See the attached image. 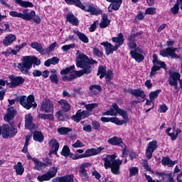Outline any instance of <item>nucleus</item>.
Listing matches in <instances>:
<instances>
[{"label": "nucleus", "instance_id": "1", "mask_svg": "<svg viewBox=\"0 0 182 182\" xmlns=\"http://www.w3.org/2000/svg\"><path fill=\"white\" fill-rule=\"evenodd\" d=\"M75 62L77 68L82 69L78 71H75L76 77H82L83 75H90L93 70L92 65H97V61L93 60L92 58H89V56L85 53H80L77 55Z\"/></svg>", "mask_w": 182, "mask_h": 182}, {"label": "nucleus", "instance_id": "2", "mask_svg": "<svg viewBox=\"0 0 182 182\" xmlns=\"http://www.w3.org/2000/svg\"><path fill=\"white\" fill-rule=\"evenodd\" d=\"M112 107L114 109L116 113L119 114V116H121L124 119L120 120L117 117H102L100 118L102 123H109V122H110L111 123H114V124H117V126H123V124L129 122V113L127 111H124V109L119 107V105L117 103L112 104Z\"/></svg>", "mask_w": 182, "mask_h": 182}, {"label": "nucleus", "instance_id": "3", "mask_svg": "<svg viewBox=\"0 0 182 182\" xmlns=\"http://www.w3.org/2000/svg\"><path fill=\"white\" fill-rule=\"evenodd\" d=\"M39 66L41 60L36 56L26 55L23 57L22 62L18 63L17 68L23 75H30L29 70L32 69V65Z\"/></svg>", "mask_w": 182, "mask_h": 182}, {"label": "nucleus", "instance_id": "4", "mask_svg": "<svg viewBox=\"0 0 182 182\" xmlns=\"http://www.w3.org/2000/svg\"><path fill=\"white\" fill-rule=\"evenodd\" d=\"M23 13H18L17 11H12L9 12L10 16L13 18H21L24 21H33L35 23L39 25L41 22H42V19H41V16L39 15H36V11L35 10H32L29 12V9H24L22 11Z\"/></svg>", "mask_w": 182, "mask_h": 182}, {"label": "nucleus", "instance_id": "5", "mask_svg": "<svg viewBox=\"0 0 182 182\" xmlns=\"http://www.w3.org/2000/svg\"><path fill=\"white\" fill-rule=\"evenodd\" d=\"M102 161H104L105 168L106 170L111 168V172L112 174H114V176H119V174L122 173V171H120V166L121 164H123L122 160L117 159L112 161L111 160H109L108 157H105L102 158Z\"/></svg>", "mask_w": 182, "mask_h": 182}, {"label": "nucleus", "instance_id": "6", "mask_svg": "<svg viewBox=\"0 0 182 182\" xmlns=\"http://www.w3.org/2000/svg\"><path fill=\"white\" fill-rule=\"evenodd\" d=\"M175 41L173 40L167 41L166 45L168 47L160 51L161 56H163V58H167L169 56L171 59H180L178 54L176 53L178 48L176 47H172Z\"/></svg>", "mask_w": 182, "mask_h": 182}, {"label": "nucleus", "instance_id": "7", "mask_svg": "<svg viewBox=\"0 0 182 182\" xmlns=\"http://www.w3.org/2000/svg\"><path fill=\"white\" fill-rule=\"evenodd\" d=\"M106 69V65H99L97 76H100V79L105 77L106 83L113 86V85H114V83L112 82V80L113 79V70H107Z\"/></svg>", "mask_w": 182, "mask_h": 182}, {"label": "nucleus", "instance_id": "8", "mask_svg": "<svg viewBox=\"0 0 182 182\" xmlns=\"http://www.w3.org/2000/svg\"><path fill=\"white\" fill-rule=\"evenodd\" d=\"M11 127H9V124H3V139H9V137H14V136H16V133H18V129L15 128V124H14V126Z\"/></svg>", "mask_w": 182, "mask_h": 182}, {"label": "nucleus", "instance_id": "9", "mask_svg": "<svg viewBox=\"0 0 182 182\" xmlns=\"http://www.w3.org/2000/svg\"><path fill=\"white\" fill-rule=\"evenodd\" d=\"M181 78V75L178 72L169 71L168 83L170 86H173L174 89H178V80Z\"/></svg>", "mask_w": 182, "mask_h": 182}, {"label": "nucleus", "instance_id": "10", "mask_svg": "<svg viewBox=\"0 0 182 182\" xmlns=\"http://www.w3.org/2000/svg\"><path fill=\"white\" fill-rule=\"evenodd\" d=\"M57 173L58 167L53 166L51 168V170L49 169L46 173L43 174L41 176H38L37 177V180L40 182L49 181L50 178H53V177L56 176Z\"/></svg>", "mask_w": 182, "mask_h": 182}, {"label": "nucleus", "instance_id": "11", "mask_svg": "<svg viewBox=\"0 0 182 182\" xmlns=\"http://www.w3.org/2000/svg\"><path fill=\"white\" fill-rule=\"evenodd\" d=\"M18 114L16 109L14 108V107H10L7 109V114L4 116V119L5 122H7L10 124V126H14L15 124V122L14 119H15V116Z\"/></svg>", "mask_w": 182, "mask_h": 182}, {"label": "nucleus", "instance_id": "12", "mask_svg": "<svg viewBox=\"0 0 182 182\" xmlns=\"http://www.w3.org/2000/svg\"><path fill=\"white\" fill-rule=\"evenodd\" d=\"M92 116V113L89 112L87 110L78 109L75 115L71 117L72 120H74L76 123H79L80 120H83V119H87Z\"/></svg>", "mask_w": 182, "mask_h": 182}, {"label": "nucleus", "instance_id": "13", "mask_svg": "<svg viewBox=\"0 0 182 182\" xmlns=\"http://www.w3.org/2000/svg\"><path fill=\"white\" fill-rule=\"evenodd\" d=\"M159 145L157 144V141L156 140H152L149 142L148 146L146 149V157L148 160H150L153 157V153H154L155 150H157Z\"/></svg>", "mask_w": 182, "mask_h": 182}, {"label": "nucleus", "instance_id": "14", "mask_svg": "<svg viewBox=\"0 0 182 182\" xmlns=\"http://www.w3.org/2000/svg\"><path fill=\"white\" fill-rule=\"evenodd\" d=\"M143 50L140 48V47H138L135 50H132L130 51V55L132 58V59H134L136 62L138 63H141V62H143L144 60V55L142 54Z\"/></svg>", "mask_w": 182, "mask_h": 182}, {"label": "nucleus", "instance_id": "15", "mask_svg": "<svg viewBox=\"0 0 182 182\" xmlns=\"http://www.w3.org/2000/svg\"><path fill=\"white\" fill-rule=\"evenodd\" d=\"M40 111L45 112V113H53V102L50 99H46L41 103Z\"/></svg>", "mask_w": 182, "mask_h": 182}, {"label": "nucleus", "instance_id": "16", "mask_svg": "<svg viewBox=\"0 0 182 182\" xmlns=\"http://www.w3.org/2000/svg\"><path fill=\"white\" fill-rule=\"evenodd\" d=\"M9 79L11 80L10 87L14 89V87H18V86H21V85H23L25 83V78L22 76H16L11 75L9 76Z\"/></svg>", "mask_w": 182, "mask_h": 182}, {"label": "nucleus", "instance_id": "17", "mask_svg": "<svg viewBox=\"0 0 182 182\" xmlns=\"http://www.w3.org/2000/svg\"><path fill=\"white\" fill-rule=\"evenodd\" d=\"M139 35H141L140 33H136L131 34L129 36H128V41H127V46L128 49L136 50L137 49V43H136V38L139 36Z\"/></svg>", "mask_w": 182, "mask_h": 182}, {"label": "nucleus", "instance_id": "18", "mask_svg": "<svg viewBox=\"0 0 182 182\" xmlns=\"http://www.w3.org/2000/svg\"><path fill=\"white\" fill-rule=\"evenodd\" d=\"M82 11H85V12L90 13V15H92L95 16H99V15H102V14H103V11H102V9L99 8H96L95 6V4L88 5L87 9H86V6H85V9H82Z\"/></svg>", "mask_w": 182, "mask_h": 182}, {"label": "nucleus", "instance_id": "19", "mask_svg": "<svg viewBox=\"0 0 182 182\" xmlns=\"http://www.w3.org/2000/svg\"><path fill=\"white\" fill-rule=\"evenodd\" d=\"M107 143L112 146H119V147H124L126 146V144L123 143V139L117 136L109 138L107 140Z\"/></svg>", "mask_w": 182, "mask_h": 182}, {"label": "nucleus", "instance_id": "20", "mask_svg": "<svg viewBox=\"0 0 182 182\" xmlns=\"http://www.w3.org/2000/svg\"><path fill=\"white\" fill-rule=\"evenodd\" d=\"M102 150H105V147L99 146L97 149L91 148L85 151L86 157H92V156H97L102 153Z\"/></svg>", "mask_w": 182, "mask_h": 182}, {"label": "nucleus", "instance_id": "21", "mask_svg": "<svg viewBox=\"0 0 182 182\" xmlns=\"http://www.w3.org/2000/svg\"><path fill=\"white\" fill-rule=\"evenodd\" d=\"M15 41H16V36L15 34H8L3 40V45L5 48H8V46H11Z\"/></svg>", "mask_w": 182, "mask_h": 182}, {"label": "nucleus", "instance_id": "22", "mask_svg": "<svg viewBox=\"0 0 182 182\" xmlns=\"http://www.w3.org/2000/svg\"><path fill=\"white\" fill-rule=\"evenodd\" d=\"M48 144L50 146H51L50 153H54L55 156H58V151H59V147L60 146L59 141H58V139H51L50 141H48Z\"/></svg>", "mask_w": 182, "mask_h": 182}, {"label": "nucleus", "instance_id": "23", "mask_svg": "<svg viewBox=\"0 0 182 182\" xmlns=\"http://www.w3.org/2000/svg\"><path fill=\"white\" fill-rule=\"evenodd\" d=\"M25 126L28 130L35 129V124H33V117L32 114H27L25 116Z\"/></svg>", "mask_w": 182, "mask_h": 182}, {"label": "nucleus", "instance_id": "24", "mask_svg": "<svg viewBox=\"0 0 182 182\" xmlns=\"http://www.w3.org/2000/svg\"><path fill=\"white\" fill-rule=\"evenodd\" d=\"M66 21L71 23V25H73L74 26H78L79 25V19H77V17L73 14V13H68L66 15Z\"/></svg>", "mask_w": 182, "mask_h": 182}, {"label": "nucleus", "instance_id": "25", "mask_svg": "<svg viewBox=\"0 0 182 182\" xmlns=\"http://www.w3.org/2000/svg\"><path fill=\"white\" fill-rule=\"evenodd\" d=\"M90 95H92L93 96H97L103 88H102V85H92L89 87Z\"/></svg>", "mask_w": 182, "mask_h": 182}, {"label": "nucleus", "instance_id": "26", "mask_svg": "<svg viewBox=\"0 0 182 182\" xmlns=\"http://www.w3.org/2000/svg\"><path fill=\"white\" fill-rule=\"evenodd\" d=\"M178 161H173L168 156H164L161 160V164L163 166H168V167H173L174 165L177 164Z\"/></svg>", "mask_w": 182, "mask_h": 182}, {"label": "nucleus", "instance_id": "27", "mask_svg": "<svg viewBox=\"0 0 182 182\" xmlns=\"http://www.w3.org/2000/svg\"><path fill=\"white\" fill-rule=\"evenodd\" d=\"M58 105H60L63 112H64L65 113L70 112V109L72 108V107L70 106V104H69L68 100L61 99L58 102Z\"/></svg>", "mask_w": 182, "mask_h": 182}, {"label": "nucleus", "instance_id": "28", "mask_svg": "<svg viewBox=\"0 0 182 182\" xmlns=\"http://www.w3.org/2000/svg\"><path fill=\"white\" fill-rule=\"evenodd\" d=\"M129 93L135 97H141V99L146 98V93L143 90H141L140 88L131 90Z\"/></svg>", "mask_w": 182, "mask_h": 182}, {"label": "nucleus", "instance_id": "29", "mask_svg": "<svg viewBox=\"0 0 182 182\" xmlns=\"http://www.w3.org/2000/svg\"><path fill=\"white\" fill-rule=\"evenodd\" d=\"M30 46L32 49H35L38 52V53H41V55L45 54V49H43V46H42L41 43L34 41L31 43Z\"/></svg>", "mask_w": 182, "mask_h": 182}, {"label": "nucleus", "instance_id": "30", "mask_svg": "<svg viewBox=\"0 0 182 182\" xmlns=\"http://www.w3.org/2000/svg\"><path fill=\"white\" fill-rule=\"evenodd\" d=\"M160 69H164V70H167V65L165 64L164 67H161V65L154 64V65L152 66V68L151 69L149 77L151 78L153 77V76H154V75L157 74V72H159V70H160Z\"/></svg>", "mask_w": 182, "mask_h": 182}, {"label": "nucleus", "instance_id": "31", "mask_svg": "<svg viewBox=\"0 0 182 182\" xmlns=\"http://www.w3.org/2000/svg\"><path fill=\"white\" fill-rule=\"evenodd\" d=\"M100 45L101 46H104L105 49V54L107 55V56H109V55H112V43H109V41H105L102 42Z\"/></svg>", "mask_w": 182, "mask_h": 182}, {"label": "nucleus", "instance_id": "32", "mask_svg": "<svg viewBox=\"0 0 182 182\" xmlns=\"http://www.w3.org/2000/svg\"><path fill=\"white\" fill-rule=\"evenodd\" d=\"M122 4H123V0H117L115 2H112V4H110L109 6L108 7V11L113 12V11H119ZM110 8L111 9H112V11L110 10Z\"/></svg>", "mask_w": 182, "mask_h": 182}, {"label": "nucleus", "instance_id": "33", "mask_svg": "<svg viewBox=\"0 0 182 182\" xmlns=\"http://www.w3.org/2000/svg\"><path fill=\"white\" fill-rule=\"evenodd\" d=\"M110 22L111 21L109 19L107 14H103L102 21L100 23V28H101V29H105V28H107V26L110 25Z\"/></svg>", "mask_w": 182, "mask_h": 182}, {"label": "nucleus", "instance_id": "34", "mask_svg": "<svg viewBox=\"0 0 182 182\" xmlns=\"http://www.w3.org/2000/svg\"><path fill=\"white\" fill-rule=\"evenodd\" d=\"M73 33H75V35H76L80 41H81V42H83V43H89V38H87V36H86V34L76 30H73Z\"/></svg>", "mask_w": 182, "mask_h": 182}, {"label": "nucleus", "instance_id": "35", "mask_svg": "<svg viewBox=\"0 0 182 182\" xmlns=\"http://www.w3.org/2000/svg\"><path fill=\"white\" fill-rule=\"evenodd\" d=\"M15 4L21 6V8H33V3L23 0H14Z\"/></svg>", "mask_w": 182, "mask_h": 182}, {"label": "nucleus", "instance_id": "36", "mask_svg": "<svg viewBox=\"0 0 182 182\" xmlns=\"http://www.w3.org/2000/svg\"><path fill=\"white\" fill-rule=\"evenodd\" d=\"M112 41L114 43L122 46L124 43V36H123V33H119L117 37L112 38Z\"/></svg>", "mask_w": 182, "mask_h": 182}, {"label": "nucleus", "instance_id": "37", "mask_svg": "<svg viewBox=\"0 0 182 182\" xmlns=\"http://www.w3.org/2000/svg\"><path fill=\"white\" fill-rule=\"evenodd\" d=\"M33 141H38V143H42L43 140H45V136H43V134H42V132L39 131H35L33 132Z\"/></svg>", "mask_w": 182, "mask_h": 182}, {"label": "nucleus", "instance_id": "38", "mask_svg": "<svg viewBox=\"0 0 182 182\" xmlns=\"http://www.w3.org/2000/svg\"><path fill=\"white\" fill-rule=\"evenodd\" d=\"M65 2L68 5H75L77 8H80V9H85V5L82 4L80 0H65Z\"/></svg>", "mask_w": 182, "mask_h": 182}, {"label": "nucleus", "instance_id": "39", "mask_svg": "<svg viewBox=\"0 0 182 182\" xmlns=\"http://www.w3.org/2000/svg\"><path fill=\"white\" fill-rule=\"evenodd\" d=\"M14 168L16 170L17 176H22V174H23V171H25V168L21 161L18 162L17 165L14 166Z\"/></svg>", "mask_w": 182, "mask_h": 182}, {"label": "nucleus", "instance_id": "40", "mask_svg": "<svg viewBox=\"0 0 182 182\" xmlns=\"http://www.w3.org/2000/svg\"><path fill=\"white\" fill-rule=\"evenodd\" d=\"M152 58H153L152 63L154 65H158L161 68H164L166 63H164V61L159 60V57H157V54H154L152 55Z\"/></svg>", "mask_w": 182, "mask_h": 182}, {"label": "nucleus", "instance_id": "41", "mask_svg": "<svg viewBox=\"0 0 182 182\" xmlns=\"http://www.w3.org/2000/svg\"><path fill=\"white\" fill-rule=\"evenodd\" d=\"M19 103L21 106L28 110V100L26 98V95H22L20 97Z\"/></svg>", "mask_w": 182, "mask_h": 182}, {"label": "nucleus", "instance_id": "42", "mask_svg": "<svg viewBox=\"0 0 182 182\" xmlns=\"http://www.w3.org/2000/svg\"><path fill=\"white\" fill-rule=\"evenodd\" d=\"M70 149L68 145H65L63 147V149L60 152L61 156H63L64 157H69V155L70 154Z\"/></svg>", "mask_w": 182, "mask_h": 182}, {"label": "nucleus", "instance_id": "43", "mask_svg": "<svg viewBox=\"0 0 182 182\" xmlns=\"http://www.w3.org/2000/svg\"><path fill=\"white\" fill-rule=\"evenodd\" d=\"M27 110L32 107V103L35 102V96L30 95L27 97Z\"/></svg>", "mask_w": 182, "mask_h": 182}, {"label": "nucleus", "instance_id": "44", "mask_svg": "<svg viewBox=\"0 0 182 182\" xmlns=\"http://www.w3.org/2000/svg\"><path fill=\"white\" fill-rule=\"evenodd\" d=\"M39 119H43V120H54L55 117H53V114H38Z\"/></svg>", "mask_w": 182, "mask_h": 182}, {"label": "nucleus", "instance_id": "45", "mask_svg": "<svg viewBox=\"0 0 182 182\" xmlns=\"http://www.w3.org/2000/svg\"><path fill=\"white\" fill-rule=\"evenodd\" d=\"M70 132H72V129L69 127H60L58 129V132L60 136H65L68 134Z\"/></svg>", "mask_w": 182, "mask_h": 182}, {"label": "nucleus", "instance_id": "46", "mask_svg": "<svg viewBox=\"0 0 182 182\" xmlns=\"http://www.w3.org/2000/svg\"><path fill=\"white\" fill-rule=\"evenodd\" d=\"M160 93H161V90H156L155 91L151 92L149 93L150 100H154L155 99H157Z\"/></svg>", "mask_w": 182, "mask_h": 182}, {"label": "nucleus", "instance_id": "47", "mask_svg": "<svg viewBox=\"0 0 182 182\" xmlns=\"http://www.w3.org/2000/svg\"><path fill=\"white\" fill-rule=\"evenodd\" d=\"M43 163H41V167H49L52 166V159L49 157H46L43 160Z\"/></svg>", "mask_w": 182, "mask_h": 182}, {"label": "nucleus", "instance_id": "48", "mask_svg": "<svg viewBox=\"0 0 182 182\" xmlns=\"http://www.w3.org/2000/svg\"><path fill=\"white\" fill-rule=\"evenodd\" d=\"M179 11H180V4H178V0H177V3L175 4V5L172 8H171V14H173V15H177Z\"/></svg>", "mask_w": 182, "mask_h": 182}, {"label": "nucleus", "instance_id": "49", "mask_svg": "<svg viewBox=\"0 0 182 182\" xmlns=\"http://www.w3.org/2000/svg\"><path fill=\"white\" fill-rule=\"evenodd\" d=\"M99 106L98 103H91L88 104L85 106V108L87 109V112H89V113H92L93 112V109H95V107H97Z\"/></svg>", "mask_w": 182, "mask_h": 182}, {"label": "nucleus", "instance_id": "50", "mask_svg": "<svg viewBox=\"0 0 182 182\" xmlns=\"http://www.w3.org/2000/svg\"><path fill=\"white\" fill-rule=\"evenodd\" d=\"M94 56H97V58H102L103 56V51L99 50L97 47H95L92 50Z\"/></svg>", "mask_w": 182, "mask_h": 182}, {"label": "nucleus", "instance_id": "51", "mask_svg": "<svg viewBox=\"0 0 182 182\" xmlns=\"http://www.w3.org/2000/svg\"><path fill=\"white\" fill-rule=\"evenodd\" d=\"M76 48V44L71 43L69 45H65L62 47V50L63 52H68V50H70V49H75Z\"/></svg>", "mask_w": 182, "mask_h": 182}, {"label": "nucleus", "instance_id": "52", "mask_svg": "<svg viewBox=\"0 0 182 182\" xmlns=\"http://www.w3.org/2000/svg\"><path fill=\"white\" fill-rule=\"evenodd\" d=\"M56 46H58V43L54 42V43H51V44L46 49V53H50V52H53V50H55V48H56Z\"/></svg>", "mask_w": 182, "mask_h": 182}, {"label": "nucleus", "instance_id": "53", "mask_svg": "<svg viewBox=\"0 0 182 182\" xmlns=\"http://www.w3.org/2000/svg\"><path fill=\"white\" fill-rule=\"evenodd\" d=\"M156 8L154 7H149L145 11V15H156Z\"/></svg>", "mask_w": 182, "mask_h": 182}, {"label": "nucleus", "instance_id": "54", "mask_svg": "<svg viewBox=\"0 0 182 182\" xmlns=\"http://www.w3.org/2000/svg\"><path fill=\"white\" fill-rule=\"evenodd\" d=\"M50 80L51 83H55V85H58V83H59V77H58V75L56 74L50 75Z\"/></svg>", "mask_w": 182, "mask_h": 182}, {"label": "nucleus", "instance_id": "55", "mask_svg": "<svg viewBox=\"0 0 182 182\" xmlns=\"http://www.w3.org/2000/svg\"><path fill=\"white\" fill-rule=\"evenodd\" d=\"M139 174V168L133 167L129 169V177Z\"/></svg>", "mask_w": 182, "mask_h": 182}, {"label": "nucleus", "instance_id": "56", "mask_svg": "<svg viewBox=\"0 0 182 182\" xmlns=\"http://www.w3.org/2000/svg\"><path fill=\"white\" fill-rule=\"evenodd\" d=\"M26 156L28 160H32V161H33L35 166H39V164H41V161H39V160H38L37 159L32 158V156H31V154L28 153Z\"/></svg>", "mask_w": 182, "mask_h": 182}, {"label": "nucleus", "instance_id": "57", "mask_svg": "<svg viewBox=\"0 0 182 182\" xmlns=\"http://www.w3.org/2000/svg\"><path fill=\"white\" fill-rule=\"evenodd\" d=\"M156 176H158L159 177H162V180H164V177H170V173H166L164 172H159V171H155Z\"/></svg>", "mask_w": 182, "mask_h": 182}, {"label": "nucleus", "instance_id": "58", "mask_svg": "<svg viewBox=\"0 0 182 182\" xmlns=\"http://www.w3.org/2000/svg\"><path fill=\"white\" fill-rule=\"evenodd\" d=\"M72 146L74 149L85 147V144H83V143L79 139H77Z\"/></svg>", "mask_w": 182, "mask_h": 182}, {"label": "nucleus", "instance_id": "59", "mask_svg": "<svg viewBox=\"0 0 182 182\" xmlns=\"http://www.w3.org/2000/svg\"><path fill=\"white\" fill-rule=\"evenodd\" d=\"M92 126L94 130H100V124L96 120L92 121Z\"/></svg>", "mask_w": 182, "mask_h": 182}, {"label": "nucleus", "instance_id": "60", "mask_svg": "<svg viewBox=\"0 0 182 182\" xmlns=\"http://www.w3.org/2000/svg\"><path fill=\"white\" fill-rule=\"evenodd\" d=\"M144 167L145 168V170H146V171H149L150 173H151L152 174H154V171L153 170H151V168L150 167V166L149 165V162L147 161H145L144 163Z\"/></svg>", "mask_w": 182, "mask_h": 182}, {"label": "nucleus", "instance_id": "61", "mask_svg": "<svg viewBox=\"0 0 182 182\" xmlns=\"http://www.w3.org/2000/svg\"><path fill=\"white\" fill-rule=\"evenodd\" d=\"M97 21H95L93 22L92 24H91V26L89 28V32H95L96 31V28H97Z\"/></svg>", "mask_w": 182, "mask_h": 182}, {"label": "nucleus", "instance_id": "62", "mask_svg": "<svg viewBox=\"0 0 182 182\" xmlns=\"http://www.w3.org/2000/svg\"><path fill=\"white\" fill-rule=\"evenodd\" d=\"M65 178V182H73L75 178V175L73 174H70L67 176H64Z\"/></svg>", "mask_w": 182, "mask_h": 182}, {"label": "nucleus", "instance_id": "63", "mask_svg": "<svg viewBox=\"0 0 182 182\" xmlns=\"http://www.w3.org/2000/svg\"><path fill=\"white\" fill-rule=\"evenodd\" d=\"M168 110V107H167L166 104H164L160 106V108H159L160 113H166V112H167Z\"/></svg>", "mask_w": 182, "mask_h": 182}, {"label": "nucleus", "instance_id": "64", "mask_svg": "<svg viewBox=\"0 0 182 182\" xmlns=\"http://www.w3.org/2000/svg\"><path fill=\"white\" fill-rule=\"evenodd\" d=\"M50 60L51 62V65H58V63H59V61L60 60V59H59V58H58V57H53V58H50Z\"/></svg>", "mask_w": 182, "mask_h": 182}]
</instances>
